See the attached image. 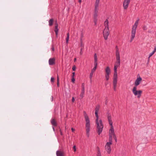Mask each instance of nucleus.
Instances as JSON below:
<instances>
[{
  "instance_id": "nucleus-1",
  "label": "nucleus",
  "mask_w": 156,
  "mask_h": 156,
  "mask_svg": "<svg viewBox=\"0 0 156 156\" xmlns=\"http://www.w3.org/2000/svg\"><path fill=\"white\" fill-rule=\"evenodd\" d=\"M100 108V106L99 105H97L96 106L95 108V113L96 118V123L97 126V131L99 135H100L102 133L104 127L102 120L101 119L99 120V116L98 115V113L99 111Z\"/></svg>"
},
{
  "instance_id": "nucleus-2",
  "label": "nucleus",
  "mask_w": 156,
  "mask_h": 156,
  "mask_svg": "<svg viewBox=\"0 0 156 156\" xmlns=\"http://www.w3.org/2000/svg\"><path fill=\"white\" fill-rule=\"evenodd\" d=\"M83 115L86 121L85 128L86 131V135L87 137L90 136V121L89 117L86 112L84 111L83 112Z\"/></svg>"
},
{
  "instance_id": "nucleus-3",
  "label": "nucleus",
  "mask_w": 156,
  "mask_h": 156,
  "mask_svg": "<svg viewBox=\"0 0 156 156\" xmlns=\"http://www.w3.org/2000/svg\"><path fill=\"white\" fill-rule=\"evenodd\" d=\"M108 24V19H106L104 23V26H105V27L103 31V36L105 40H107L108 39V36L109 34V31Z\"/></svg>"
},
{
  "instance_id": "nucleus-4",
  "label": "nucleus",
  "mask_w": 156,
  "mask_h": 156,
  "mask_svg": "<svg viewBox=\"0 0 156 156\" xmlns=\"http://www.w3.org/2000/svg\"><path fill=\"white\" fill-rule=\"evenodd\" d=\"M139 21V18H138L136 21L134 25H133L132 26V28L131 31V37L130 41V42H131L133 41L135 37L136 29L137 27Z\"/></svg>"
},
{
  "instance_id": "nucleus-5",
  "label": "nucleus",
  "mask_w": 156,
  "mask_h": 156,
  "mask_svg": "<svg viewBox=\"0 0 156 156\" xmlns=\"http://www.w3.org/2000/svg\"><path fill=\"white\" fill-rule=\"evenodd\" d=\"M116 51L115 52V55L116 61L115 62L114 67V69L117 70V68L120 65V56L119 49L117 46L116 47Z\"/></svg>"
},
{
  "instance_id": "nucleus-6",
  "label": "nucleus",
  "mask_w": 156,
  "mask_h": 156,
  "mask_svg": "<svg viewBox=\"0 0 156 156\" xmlns=\"http://www.w3.org/2000/svg\"><path fill=\"white\" fill-rule=\"evenodd\" d=\"M107 118L109 122V125L111 126V128L109 131V136H114L115 135L113 126V122L112 119V117L111 114L110 113H108Z\"/></svg>"
},
{
  "instance_id": "nucleus-7",
  "label": "nucleus",
  "mask_w": 156,
  "mask_h": 156,
  "mask_svg": "<svg viewBox=\"0 0 156 156\" xmlns=\"http://www.w3.org/2000/svg\"><path fill=\"white\" fill-rule=\"evenodd\" d=\"M137 88L136 87H134L132 89L133 94L135 96H137L138 98H140L142 93V91L141 90H137Z\"/></svg>"
},
{
  "instance_id": "nucleus-8",
  "label": "nucleus",
  "mask_w": 156,
  "mask_h": 156,
  "mask_svg": "<svg viewBox=\"0 0 156 156\" xmlns=\"http://www.w3.org/2000/svg\"><path fill=\"white\" fill-rule=\"evenodd\" d=\"M105 77L106 78V79L107 81H108L109 79V75L111 73V70L110 69L108 66H107L105 69Z\"/></svg>"
},
{
  "instance_id": "nucleus-9",
  "label": "nucleus",
  "mask_w": 156,
  "mask_h": 156,
  "mask_svg": "<svg viewBox=\"0 0 156 156\" xmlns=\"http://www.w3.org/2000/svg\"><path fill=\"white\" fill-rule=\"evenodd\" d=\"M112 144H111V143H107L105 146V149L106 151L108 154H109L111 153V145Z\"/></svg>"
},
{
  "instance_id": "nucleus-10",
  "label": "nucleus",
  "mask_w": 156,
  "mask_h": 156,
  "mask_svg": "<svg viewBox=\"0 0 156 156\" xmlns=\"http://www.w3.org/2000/svg\"><path fill=\"white\" fill-rule=\"evenodd\" d=\"M130 0H124L123 3V6L124 9H126L128 7Z\"/></svg>"
},
{
  "instance_id": "nucleus-11",
  "label": "nucleus",
  "mask_w": 156,
  "mask_h": 156,
  "mask_svg": "<svg viewBox=\"0 0 156 156\" xmlns=\"http://www.w3.org/2000/svg\"><path fill=\"white\" fill-rule=\"evenodd\" d=\"M142 80V78L140 77L139 76V77H137L135 81L134 87H136L137 86L139 85L140 83Z\"/></svg>"
},
{
  "instance_id": "nucleus-12",
  "label": "nucleus",
  "mask_w": 156,
  "mask_h": 156,
  "mask_svg": "<svg viewBox=\"0 0 156 156\" xmlns=\"http://www.w3.org/2000/svg\"><path fill=\"white\" fill-rule=\"evenodd\" d=\"M98 7H95L94 9V19H97L98 13Z\"/></svg>"
},
{
  "instance_id": "nucleus-13",
  "label": "nucleus",
  "mask_w": 156,
  "mask_h": 156,
  "mask_svg": "<svg viewBox=\"0 0 156 156\" xmlns=\"http://www.w3.org/2000/svg\"><path fill=\"white\" fill-rule=\"evenodd\" d=\"M55 59L54 58H50L48 61L49 64L50 65L52 66L55 64Z\"/></svg>"
},
{
  "instance_id": "nucleus-14",
  "label": "nucleus",
  "mask_w": 156,
  "mask_h": 156,
  "mask_svg": "<svg viewBox=\"0 0 156 156\" xmlns=\"http://www.w3.org/2000/svg\"><path fill=\"white\" fill-rule=\"evenodd\" d=\"M58 25L57 22L55 23V28L54 31L55 32L56 37H58Z\"/></svg>"
},
{
  "instance_id": "nucleus-15",
  "label": "nucleus",
  "mask_w": 156,
  "mask_h": 156,
  "mask_svg": "<svg viewBox=\"0 0 156 156\" xmlns=\"http://www.w3.org/2000/svg\"><path fill=\"white\" fill-rule=\"evenodd\" d=\"M57 156H64V152L60 150H58L56 152Z\"/></svg>"
},
{
  "instance_id": "nucleus-16",
  "label": "nucleus",
  "mask_w": 156,
  "mask_h": 156,
  "mask_svg": "<svg viewBox=\"0 0 156 156\" xmlns=\"http://www.w3.org/2000/svg\"><path fill=\"white\" fill-rule=\"evenodd\" d=\"M51 122L52 125L53 126H57V124L55 119H52L51 120Z\"/></svg>"
},
{
  "instance_id": "nucleus-17",
  "label": "nucleus",
  "mask_w": 156,
  "mask_h": 156,
  "mask_svg": "<svg viewBox=\"0 0 156 156\" xmlns=\"http://www.w3.org/2000/svg\"><path fill=\"white\" fill-rule=\"evenodd\" d=\"M94 64H98L97 61H98V58L97 56V54L96 53H95L94 54Z\"/></svg>"
},
{
  "instance_id": "nucleus-18",
  "label": "nucleus",
  "mask_w": 156,
  "mask_h": 156,
  "mask_svg": "<svg viewBox=\"0 0 156 156\" xmlns=\"http://www.w3.org/2000/svg\"><path fill=\"white\" fill-rule=\"evenodd\" d=\"M54 20L53 19H50L48 21L49 25L50 26H52Z\"/></svg>"
},
{
  "instance_id": "nucleus-19",
  "label": "nucleus",
  "mask_w": 156,
  "mask_h": 156,
  "mask_svg": "<svg viewBox=\"0 0 156 156\" xmlns=\"http://www.w3.org/2000/svg\"><path fill=\"white\" fill-rule=\"evenodd\" d=\"M114 73L113 75V78H118V75L117 73V70L114 69Z\"/></svg>"
},
{
  "instance_id": "nucleus-20",
  "label": "nucleus",
  "mask_w": 156,
  "mask_h": 156,
  "mask_svg": "<svg viewBox=\"0 0 156 156\" xmlns=\"http://www.w3.org/2000/svg\"><path fill=\"white\" fill-rule=\"evenodd\" d=\"M100 0H96L94 5L95 7H99V4Z\"/></svg>"
},
{
  "instance_id": "nucleus-21",
  "label": "nucleus",
  "mask_w": 156,
  "mask_h": 156,
  "mask_svg": "<svg viewBox=\"0 0 156 156\" xmlns=\"http://www.w3.org/2000/svg\"><path fill=\"white\" fill-rule=\"evenodd\" d=\"M117 78H113V85L117 86Z\"/></svg>"
},
{
  "instance_id": "nucleus-22",
  "label": "nucleus",
  "mask_w": 156,
  "mask_h": 156,
  "mask_svg": "<svg viewBox=\"0 0 156 156\" xmlns=\"http://www.w3.org/2000/svg\"><path fill=\"white\" fill-rule=\"evenodd\" d=\"M112 136H111V135L109 136V139H108L109 142H107V143H111V144H112Z\"/></svg>"
},
{
  "instance_id": "nucleus-23",
  "label": "nucleus",
  "mask_w": 156,
  "mask_h": 156,
  "mask_svg": "<svg viewBox=\"0 0 156 156\" xmlns=\"http://www.w3.org/2000/svg\"><path fill=\"white\" fill-rule=\"evenodd\" d=\"M84 93H85V90L82 89L81 92L80 94V96L82 98H83V95L84 94Z\"/></svg>"
},
{
  "instance_id": "nucleus-24",
  "label": "nucleus",
  "mask_w": 156,
  "mask_h": 156,
  "mask_svg": "<svg viewBox=\"0 0 156 156\" xmlns=\"http://www.w3.org/2000/svg\"><path fill=\"white\" fill-rule=\"evenodd\" d=\"M67 37L66 38V42L67 44H68V43L69 39V33H68L67 34Z\"/></svg>"
},
{
  "instance_id": "nucleus-25",
  "label": "nucleus",
  "mask_w": 156,
  "mask_h": 156,
  "mask_svg": "<svg viewBox=\"0 0 156 156\" xmlns=\"http://www.w3.org/2000/svg\"><path fill=\"white\" fill-rule=\"evenodd\" d=\"M98 152L97 156H101V154L99 148L98 147Z\"/></svg>"
},
{
  "instance_id": "nucleus-26",
  "label": "nucleus",
  "mask_w": 156,
  "mask_h": 156,
  "mask_svg": "<svg viewBox=\"0 0 156 156\" xmlns=\"http://www.w3.org/2000/svg\"><path fill=\"white\" fill-rule=\"evenodd\" d=\"M94 66L92 69L95 71L97 69L98 64H94Z\"/></svg>"
},
{
  "instance_id": "nucleus-27",
  "label": "nucleus",
  "mask_w": 156,
  "mask_h": 156,
  "mask_svg": "<svg viewBox=\"0 0 156 156\" xmlns=\"http://www.w3.org/2000/svg\"><path fill=\"white\" fill-rule=\"evenodd\" d=\"M82 89L85 90L84 83H83L82 84Z\"/></svg>"
},
{
  "instance_id": "nucleus-28",
  "label": "nucleus",
  "mask_w": 156,
  "mask_h": 156,
  "mask_svg": "<svg viewBox=\"0 0 156 156\" xmlns=\"http://www.w3.org/2000/svg\"><path fill=\"white\" fill-rule=\"evenodd\" d=\"M143 29L144 30H147V26H146V25H144L143 27Z\"/></svg>"
},
{
  "instance_id": "nucleus-29",
  "label": "nucleus",
  "mask_w": 156,
  "mask_h": 156,
  "mask_svg": "<svg viewBox=\"0 0 156 156\" xmlns=\"http://www.w3.org/2000/svg\"><path fill=\"white\" fill-rule=\"evenodd\" d=\"M93 73H90V79H92L93 75Z\"/></svg>"
},
{
  "instance_id": "nucleus-30",
  "label": "nucleus",
  "mask_w": 156,
  "mask_h": 156,
  "mask_svg": "<svg viewBox=\"0 0 156 156\" xmlns=\"http://www.w3.org/2000/svg\"><path fill=\"white\" fill-rule=\"evenodd\" d=\"M54 78L53 77L51 78V82L53 83L54 81Z\"/></svg>"
},
{
  "instance_id": "nucleus-31",
  "label": "nucleus",
  "mask_w": 156,
  "mask_h": 156,
  "mask_svg": "<svg viewBox=\"0 0 156 156\" xmlns=\"http://www.w3.org/2000/svg\"><path fill=\"white\" fill-rule=\"evenodd\" d=\"M97 19H94V21L95 25H97Z\"/></svg>"
},
{
  "instance_id": "nucleus-32",
  "label": "nucleus",
  "mask_w": 156,
  "mask_h": 156,
  "mask_svg": "<svg viewBox=\"0 0 156 156\" xmlns=\"http://www.w3.org/2000/svg\"><path fill=\"white\" fill-rule=\"evenodd\" d=\"M72 81L73 83H74L75 81V79L74 78V77H72Z\"/></svg>"
},
{
  "instance_id": "nucleus-33",
  "label": "nucleus",
  "mask_w": 156,
  "mask_h": 156,
  "mask_svg": "<svg viewBox=\"0 0 156 156\" xmlns=\"http://www.w3.org/2000/svg\"><path fill=\"white\" fill-rule=\"evenodd\" d=\"M113 138H114V140H115V142H117V138L116 136V135H115V136H113Z\"/></svg>"
},
{
  "instance_id": "nucleus-34",
  "label": "nucleus",
  "mask_w": 156,
  "mask_h": 156,
  "mask_svg": "<svg viewBox=\"0 0 156 156\" xmlns=\"http://www.w3.org/2000/svg\"><path fill=\"white\" fill-rule=\"evenodd\" d=\"M73 149L74 151V152H76V146L74 145L73 146Z\"/></svg>"
},
{
  "instance_id": "nucleus-35",
  "label": "nucleus",
  "mask_w": 156,
  "mask_h": 156,
  "mask_svg": "<svg viewBox=\"0 0 156 156\" xmlns=\"http://www.w3.org/2000/svg\"><path fill=\"white\" fill-rule=\"evenodd\" d=\"M113 88L114 91H116V87L117 86L113 85Z\"/></svg>"
},
{
  "instance_id": "nucleus-36",
  "label": "nucleus",
  "mask_w": 156,
  "mask_h": 156,
  "mask_svg": "<svg viewBox=\"0 0 156 156\" xmlns=\"http://www.w3.org/2000/svg\"><path fill=\"white\" fill-rule=\"evenodd\" d=\"M154 53L153 51L151 53L149 54V56L151 57Z\"/></svg>"
},
{
  "instance_id": "nucleus-37",
  "label": "nucleus",
  "mask_w": 156,
  "mask_h": 156,
  "mask_svg": "<svg viewBox=\"0 0 156 156\" xmlns=\"http://www.w3.org/2000/svg\"><path fill=\"white\" fill-rule=\"evenodd\" d=\"M76 67L75 66H73V67H72V69L73 71H75L76 69Z\"/></svg>"
},
{
  "instance_id": "nucleus-38",
  "label": "nucleus",
  "mask_w": 156,
  "mask_h": 156,
  "mask_svg": "<svg viewBox=\"0 0 156 156\" xmlns=\"http://www.w3.org/2000/svg\"><path fill=\"white\" fill-rule=\"evenodd\" d=\"M51 49L52 51H54V48L53 45H52L51 46Z\"/></svg>"
},
{
  "instance_id": "nucleus-39",
  "label": "nucleus",
  "mask_w": 156,
  "mask_h": 156,
  "mask_svg": "<svg viewBox=\"0 0 156 156\" xmlns=\"http://www.w3.org/2000/svg\"><path fill=\"white\" fill-rule=\"evenodd\" d=\"M80 54L81 55L83 54L82 48L81 49L80 51Z\"/></svg>"
},
{
  "instance_id": "nucleus-40",
  "label": "nucleus",
  "mask_w": 156,
  "mask_h": 156,
  "mask_svg": "<svg viewBox=\"0 0 156 156\" xmlns=\"http://www.w3.org/2000/svg\"><path fill=\"white\" fill-rule=\"evenodd\" d=\"M75 75V73L74 72L72 73V77H74Z\"/></svg>"
},
{
  "instance_id": "nucleus-41",
  "label": "nucleus",
  "mask_w": 156,
  "mask_h": 156,
  "mask_svg": "<svg viewBox=\"0 0 156 156\" xmlns=\"http://www.w3.org/2000/svg\"><path fill=\"white\" fill-rule=\"evenodd\" d=\"M75 99L74 97H72V102H74V101H75Z\"/></svg>"
},
{
  "instance_id": "nucleus-42",
  "label": "nucleus",
  "mask_w": 156,
  "mask_h": 156,
  "mask_svg": "<svg viewBox=\"0 0 156 156\" xmlns=\"http://www.w3.org/2000/svg\"><path fill=\"white\" fill-rule=\"evenodd\" d=\"M57 82H59V80L58 76V75H57Z\"/></svg>"
},
{
  "instance_id": "nucleus-43",
  "label": "nucleus",
  "mask_w": 156,
  "mask_h": 156,
  "mask_svg": "<svg viewBox=\"0 0 156 156\" xmlns=\"http://www.w3.org/2000/svg\"><path fill=\"white\" fill-rule=\"evenodd\" d=\"M71 130L72 132H74L75 131V129H73V128H71Z\"/></svg>"
},
{
  "instance_id": "nucleus-44",
  "label": "nucleus",
  "mask_w": 156,
  "mask_h": 156,
  "mask_svg": "<svg viewBox=\"0 0 156 156\" xmlns=\"http://www.w3.org/2000/svg\"><path fill=\"white\" fill-rule=\"evenodd\" d=\"M156 51V47H155L154 48V50H153V51L155 53V51Z\"/></svg>"
},
{
  "instance_id": "nucleus-45",
  "label": "nucleus",
  "mask_w": 156,
  "mask_h": 156,
  "mask_svg": "<svg viewBox=\"0 0 156 156\" xmlns=\"http://www.w3.org/2000/svg\"><path fill=\"white\" fill-rule=\"evenodd\" d=\"M95 71H94V70H93L92 69L91 71V73H93H93H94V72H95Z\"/></svg>"
},
{
  "instance_id": "nucleus-46",
  "label": "nucleus",
  "mask_w": 156,
  "mask_h": 156,
  "mask_svg": "<svg viewBox=\"0 0 156 156\" xmlns=\"http://www.w3.org/2000/svg\"><path fill=\"white\" fill-rule=\"evenodd\" d=\"M95 71H94V70H93L92 69L91 71V73H93H93H94V72H95Z\"/></svg>"
},
{
  "instance_id": "nucleus-47",
  "label": "nucleus",
  "mask_w": 156,
  "mask_h": 156,
  "mask_svg": "<svg viewBox=\"0 0 156 156\" xmlns=\"http://www.w3.org/2000/svg\"><path fill=\"white\" fill-rule=\"evenodd\" d=\"M151 57V56H149V57H148V62H149V60H150V58Z\"/></svg>"
},
{
  "instance_id": "nucleus-48",
  "label": "nucleus",
  "mask_w": 156,
  "mask_h": 156,
  "mask_svg": "<svg viewBox=\"0 0 156 156\" xmlns=\"http://www.w3.org/2000/svg\"><path fill=\"white\" fill-rule=\"evenodd\" d=\"M83 37V34L82 33L81 34V38H82Z\"/></svg>"
},
{
  "instance_id": "nucleus-49",
  "label": "nucleus",
  "mask_w": 156,
  "mask_h": 156,
  "mask_svg": "<svg viewBox=\"0 0 156 156\" xmlns=\"http://www.w3.org/2000/svg\"><path fill=\"white\" fill-rule=\"evenodd\" d=\"M54 126H53L52 128H53V130L54 131H55V128L54 127Z\"/></svg>"
},
{
  "instance_id": "nucleus-50",
  "label": "nucleus",
  "mask_w": 156,
  "mask_h": 156,
  "mask_svg": "<svg viewBox=\"0 0 156 156\" xmlns=\"http://www.w3.org/2000/svg\"><path fill=\"white\" fill-rule=\"evenodd\" d=\"M59 82H57V86L58 87H59Z\"/></svg>"
},
{
  "instance_id": "nucleus-51",
  "label": "nucleus",
  "mask_w": 156,
  "mask_h": 156,
  "mask_svg": "<svg viewBox=\"0 0 156 156\" xmlns=\"http://www.w3.org/2000/svg\"><path fill=\"white\" fill-rule=\"evenodd\" d=\"M79 2L80 3H81V0H79Z\"/></svg>"
},
{
  "instance_id": "nucleus-52",
  "label": "nucleus",
  "mask_w": 156,
  "mask_h": 156,
  "mask_svg": "<svg viewBox=\"0 0 156 156\" xmlns=\"http://www.w3.org/2000/svg\"><path fill=\"white\" fill-rule=\"evenodd\" d=\"M60 134H61V135H62V133L61 131H60Z\"/></svg>"
},
{
  "instance_id": "nucleus-53",
  "label": "nucleus",
  "mask_w": 156,
  "mask_h": 156,
  "mask_svg": "<svg viewBox=\"0 0 156 156\" xmlns=\"http://www.w3.org/2000/svg\"><path fill=\"white\" fill-rule=\"evenodd\" d=\"M76 60V58H75L74 59V61L75 62Z\"/></svg>"
},
{
  "instance_id": "nucleus-54",
  "label": "nucleus",
  "mask_w": 156,
  "mask_h": 156,
  "mask_svg": "<svg viewBox=\"0 0 156 156\" xmlns=\"http://www.w3.org/2000/svg\"><path fill=\"white\" fill-rule=\"evenodd\" d=\"M82 45H82V42H81V46H82Z\"/></svg>"
},
{
  "instance_id": "nucleus-55",
  "label": "nucleus",
  "mask_w": 156,
  "mask_h": 156,
  "mask_svg": "<svg viewBox=\"0 0 156 156\" xmlns=\"http://www.w3.org/2000/svg\"><path fill=\"white\" fill-rule=\"evenodd\" d=\"M51 98H52V101H53V97L52 96H51Z\"/></svg>"
},
{
  "instance_id": "nucleus-56",
  "label": "nucleus",
  "mask_w": 156,
  "mask_h": 156,
  "mask_svg": "<svg viewBox=\"0 0 156 156\" xmlns=\"http://www.w3.org/2000/svg\"><path fill=\"white\" fill-rule=\"evenodd\" d=\"M92 79H90V82H92Z\"/></svg>"
},
{
  "instance_id": "nucleus-57",
  "label": "nucleus",
  "mask_w": 156,
  "mask_h": 156,
  "mask_svg": "<svg viewBox=\"0 0 156 156\" xmlns=\"http://www.w3.org/2000/svg\"><path fill=\"white\" fill-rule=\"evenodd\" d=\"M107 83H105V85L106 86H107Z\"/></svg>"
},
{
  "instance_id": "nucleus-58",
  "label": "nucleus",
  "mask_w": 156,
  "mask_h": 156,
  "mask_svg": "<svg viewBox=\"0 0 156 156\" xmlns=\"http://www.w3.org/2000/svg\"><path fill=\"white\" fill-rule=\"evenodd\" d=\"M148 63H149V62H147V64H148Z\"/></svg>"
}]
</instances>
